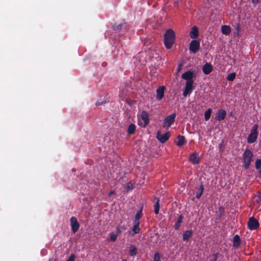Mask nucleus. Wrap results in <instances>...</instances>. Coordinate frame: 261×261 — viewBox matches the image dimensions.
<instances>
[{"instance_id":"1","label":"nucleus","mask_w":261,"mask_h":261,"mask_svg":"<svg viewBox=\"0 0 261 261\" xmlns=\"http://www.w3.org/2000/svg\"><path fill=\"white\" fill-rule=\"evenodd\" d=\"M164 45L167 49H170L173 46L175 40V34L174 31L169 29L164 34Z\"/></svg>"},{"instance_id":"2","label":"nucleus","mask_w":261,"mask_h":261,"mask_svg":"<svg viewBox=\"0 0 261 261\" xmlns=\"http://www.w3.org/2000/svg\"><path fill=\"white\" fill-rule=\"evenodd\" d=\"M253 153L248 149H246L242 154L243 167L244 169H247L249 168L251 162L253 161Z\"/></svg>"},{"instance_id":"3","label":"nucleus","mask_w":261,"mask_h":261,"mask_svg":"<svg viewBox=\"0 0 261 261\" xmlns=\"http://www.w3.org/2000/svg\"><path fill=\"white\" fill-rule=\"evenodd\" d=\"M258 125L257 124H254L251 129V132L247 137V142L248 143H253L256 141L258 132L257 129Z\"/></svg>"},{"instance_id":"4","label":"nucleus","mask_w":261,"mask_h":261,"mask_svg":"<svg viewBox=\"0 0 261 261\" xmlns=\"http://www.w3.org/2000/svg\"><path fill=\"white\" fill-rule=\"evenodd\" d=\"M139 124L143 127L146 126L149 122V115L147 112L143 111L139 117Z\"/></svg>"},{"instance_id":"5","label":"nucleus","mask_w":261,"mask_h":261,"mask_svg":"<svg viewBox=\"0 0 261 261\" xmlns=\"http://www.w3.org/2000/svg\"><path fill=\"white\" fill-rule=\"evenodd\" d=\"M176 117V114L173 113L165 117L163 123V127L166 129H168L171 124L174 122Z\"/></svg>"},{"instance_id":"6","label":"nucleus","mask_w":261,"mask_h":261,"mask_svg":"<svg viewBox=\"0 0 261 261\" xmlns=\"http://www.w3.org/2000/svg\"><path fill=\"white\" fill-rule=\"evenodd\" d=\"M259 226V223L258 220L253 217L249 218L247 227L249 230H256Z\"/></svg>"},{"instance_id":"7","label":"nucleus","mask_w":261,"mask_h":261,"mask_svg":"<svg viewBox=\"0 0 261 261\" xmlns=\"http://www.w3.org/2000/svg\"><path fill=\"white\" fill-rule=\"evenodd\" d=\"M194 77V73L191 70H188L186 72H185L181 75V77L182 79L186 80V84L188 83H190L191 85H193L194 81L193 78Z\"/></svg>"},{"instance_id":"8","label":"nucleus","mask_w":261,"mask_h":261,"mask_svg":"<svg viewBox=\"0 0 261 261\" xmlns=\"http://www.w3.org/2000/svg\"><path fill=\"white\" fill-rule=\"evenodd\" d=\"M200 49V42L197 40H192L189 45V50L193 53H196Z\"/></svg>"},{"instance_id":"9","label":"nucleus","mask_w":261,"mask_h":261,"mask_svg":"<svg viewBox=\"0 0 261 261\" xmlns=\"http://www.w3.org/2000/svg\"><path fill=\"white\" fill-rule=\"evenodd\" d=\"M170 136L169 132H167L163 135L160 132H158L156 134V138L161 143H164L169 139Z\"/></svg>"},{"instance_id":"10","label":"nucleus","mask_w":261,"mask_h":261,"mask_svg":"<svg viewBox=\"0 0 261 261\" xmlns=\"http://www.w3.org/2000/svg\"><path fill=\"white\" fill-rule=\"evenodd\" d=\"M70 221L72 231L74 233L78 230L80 227V224L76 218L74 217H71Z\"/></svg>"},{"instance_id":"11","label":"nucleus","mask_w":261,"mask_h":261,"mask_svg":"<svg viewBox=\"0 0 261 261\" xmlns=\"http://www.w3.org/2000/svg\"><path fill=\"white\" fill-rule=\"evenodd\" d=\"M165 90V87L164 86H160L156 89V99L157 100H161L163 98L164 95Z\"/></svg>"},{"instance_id":"12","label":"nucleus","mask_w":261,"mask_h":261,"mask_svg":"<svg viewBox=\"0 0 261 261\" xmlns=\"http://www.w3.org/2000/svg\"><path fill=\"white\" fill-rule=\"evenodd\" d=\"M194 87L193 85H191L190 83H188L186 84L185 89L183 92V96L186 97L188 94H190L193 89Z\"/></svg>"},{"instance_id":"13","label":"nucleus","mask_w":261,"mask_h":261,"mask_svg":"<svg viewBox=\"0 0 261 261\" xmlns=\"http://www.w3.org/2000/svg\"><path fill=\"white\" fill-rule=\"evenodd\" d=\"M226 115V112L224 110H219L216 114V119L219 121H222L225 118Z\"/></svg>"},{"instance_id":"14","label":"nucleus","mask_w":261,"mask_h":261,"mask_svg":"<svg viewBox=\"0 0 261 261\" xmlns=\"http://www.w3.org/2000/svg\"><path fill=\"white\" fill-rule=\"evenodd\" d=\"M199 32L198 29L196 26H194L192 28L191 31L190 32V36L192 39L195 40L198 36Z\"/></svg>"},{"instance_id":"15","label":"nucleus","mask_w":261,"mask_h":261,"mask_svg":"<svg viewBox=\"0 0 261 261\" xmlns=\"http://www.w3.org/2000/svg\"><path fill=\"white\" fill-rule=\"evenodd\" d=\"M189 160L194 164H198L200 162V158L196 152L193 153L190 156Z\"/></svg>"},{"instance_id":"16","label":"nucleus","mask_w":261,"mask_h":261,"mask_svg":"<svg viewBox=\"0 0 261 261\" xmlns=\"http://www.w3.org/2000/svg\"><path fill=\"white\" fill-rule=\"evenodd\" d=\"M213 70V67L210 63H206L202 67V71L205 74H208Z\"/></svg>"},{"instance_id":"17","label":"nucleus","mask_w":261,"mask_h":261,"mask_svg":"<svg viewBox=\"0 0 261 261\" xmlns=\"http://www.w3.org/2000/svg\"><path fill=\"white\" fill-rule=\"evenodd\" d=\"M193 234L192 230H188L184 232L182 234V240L184 241H188L191 238Z\"/></svg>"},{"instance_id":"18","label":"nucleus","mask_w":261,"mask_h":261,"mask_svg":"<svg viewBox=\"0 0 261 261\" xmlns=\"http://www.w3.org/2000/svg\"><path fill=\"white\" fill-rule=\"evenodd\" d=\"M233 247L238 248L241 244V239L239 235L236 234L233 238Z\"/></svg>"},{"instance_id":"19","label":"nucleus","mask_w":261,"mask_h":261,"mask_svg":"<svg viewBox=\"0 0 261 261\" xmlns=\"http://www.w3.org/2000/svg\"><path fill=\"white\" fill-rule=\"evenodd\" d=\"M221 32L223 34L228 35L231 32V28L229 25H223L221 27Z\"/></svg>"},{"instance_id":"20","label":"nucleus","mask_w":261,"mask_h":261,"mask_svg":"<svg viewBox=\"0 0 261 261\" xmlns=\"http://www.w3.org/2000/svg\"><path fill=\"white\" fill-rule=\"evenodd\" d=\"M143 207H142L139 211H138L135 215L134 223H140V219H141L142 215Z\"/></svg>"},{"instance_id":"21","label":"nucleus","mask_w":261,"mask_h":261,"mask_svg":"<svg viewBox=\"0 0 261 261\" xmlns=\"http://www.w3.org/2000/svg\"><path fill=\"white\" fill-rule=\"evenodd\" d=\"M186 143L185 138L184 136L179 135L177 137V141L176 145L178 146H181Z\"/></svg>"},{"instance_id":"22","label":"nucleus","mask_w":261,"mask_h":261,"mask_svg":"<svg viewBox=\"0 0 261 261\" xmlns=\"http://www.w3.org/2000/svg\"><path fill=\"white\" fill-rule=\"evenodd\" d=\"M183 218L184 217L182 215H180L178 216V219L174 225V228L175 230H178L179 229L180 224L182 221Z\"/></svg>"},{"instance_id":"23","label":"nucleus","mask_w":261,"mask_h":261,"mask_svg":"<svg viewBox=\"0 0 261 261\" xmlns=\"http://www.w3.org/2000/svg\"><path fill=\"white\" fill-rule=\"evenodd\" d=\"M139 223H134V225L133 226L132 228V230L133 231V233L132 234V236H134L135 234L139 233L140 231V228L139 227Z\"/></svg>"},{"instance_id":"24","label":"nucleus","mask_w":261,"mask_h":261,"mask_svg":"<svg viewBox=\"0 0 261 261\" xmlns=\"http://www.w3.org/2000/svg\"><path fill=\"white\" fill-rule=\"evenodd\" d=\"M137 254V248L133 245H130L129 248V254L131 256H134Z\"/></svg>"},{"instance_id":"25","label":"nucleus","mask_w":261,"mask_h":261,"mask_svg":"<svg viewBox=\"0 0 261 261\" xmlns=\"http://www.w3.org/2000/svg\"><path fill=\"white\" fill-rule=\"evenodd\" d=\"M136 126L135 124L131 123L129 125L127 132L129 135H133L135 133L136 130Z\"/></svg>"},{"instance_id":"26","label":"nucleus","mask_w":261,"mask_h":261,"mask_svg":"<svg viewBox=\"0 0 261 261\" xmlns=\"http://www.w3.org/2000/svg\"><path fill=\"white\" fill-rule=\"evenodd\" d=\"M204 190V186L202 184H200L199 186V188L198 189L197 191H196V197L197 199L200 198L201 196L202 195L203 192Z\"/></svg>"},{"instance_id":"27","label":"nucleus","mask_w":261,"mask_h":261,"mask_svg":"<svg viewBox=\"0 0 261 261\" xmlns=\"http://www.w3.org/2000/svg\"><path fill=\"white\" fill-rule=\"evenodd\" d=\"M154 211L155 215L159 214L160 210V199L159 198H157L156 201H155L154 205Z\"/></svg>"},{"instance_id":"28","label":"nucleus","mask_w":261,"mask_h":261,"mask_svg":"<svg viewBox=\"0 0 261 261\" xmlns=\"http://www.w3.org/2000/svg\"><path fill=\"white\" fill-rule=\"evenodd\" d=\"M212 110L211 109L208 108L204 113V119L206 121H208L211 117Z\"/></svg>"},{"instance_id":"29","label":"nucleus","mask_w":261,"mask_h":261,"mask_svg":"<svg viewBox=\"0 0 261 261\" xmlns=\"http://www.w3.org/2000/svg\"><path fill=\"white\" fill-rule=\"evenodd\" d=\"M236 76V72H232L228 74L226 77V79L228 81H233L234 80Z\"/></svg>"},{"instance_id":"30","label":"nucleus","mask_w":261,"mask_h":261,"mask_svg":"<svg viewBox=\"0 0 261 261\" xmlns=\"http://www.w3.org/2000/svg\"><path fill=\"white\" fill-rule=\"evenodd\" d=\"M125 227L124 226V225H122V226H121V225H119L118 226H117L116 227V233L117 234H119V233H121V232L123 231V230H125Z\"/></svg>"},{"instance_id":"31","label":"nucleus","mask_w":261,"mask_h":261,"mask_svg":"<svg viewBox=\"0 0 261 261\" xmlns=\"http://www.w3.org/2000/svg\"><path fill=\"white\" fill-rule=\"evenodd\" d=\"M255 168L256 169H259L261 168V159H257L255 161Z\"/></svg>"},{"instance_id":"32","label":"nucleus","mask_w":261,"mask_h":261,"mask_svg":"<svg viewBox=\"0 0 261 261\" xmlns=\"http://www.w3.org/2000/svg\"><path fill=\"white\" fill-rule=\"evenodd\" d=\"M122 25L120 23H114L113 25V29L114 30H119L121 29Z\"/></svg>"},{"instance_id":"33","label":"nucleus","mask_w":261,"mask_h":261,"mask_svg":"<svg viewBox=\"0 0 261 261\" xmlns=\"http://www.w3.org/2000/svg\"><path fill=\"white\" fill-rule=\"evenodd\" d=\"M224 213V208L222 206H220L219 207L218 213L219 214V218H221V216L223 215Z\"/></svg>"},{"instance_id":"34","label":"nucleus","mask_w":261,"mask_h":261,"mask_svg":"<svg viewBox=\"0 0 261 261\" xmlns=\"http://www.w3.org/2000/svg\"><path fill=\"white\" fill-rule=\"evenodd\" d=\"M153 261H161L160 255L158 252L155 253L153 257Z\"/></svg>"},{"instance_id":"35","label":"nucleus","mask_w":261,"mask_h":261,"mask_svg":"<svg viewBox=\"0 0 261 261\" xmlns=\"http://www.w3.org/2000/svg\"><path fill=\"white\" fill-rule=\"evenodd\" d=\"M117 238V234L114 233H111L110 234V239L112 241H115Z\"/></svg>"},{"instance_id":"36","label":"nucleus","mask_w":261,"mask_h":261,"mask_svg":"<svg viewBox=\"0 0 261 261\" xmlns=\"http://www.w3.org/2000/svg\"><path fill=\"white\" fill-rule=\"evenodd\" d=\"M75 256L74 254H71L66 261H75Z\"/></svg>"},{"instance_id":"37","label":"nucleus","mask_w":261,"mask_h":261,"mask_svg":"<svg viewBox=\"0 0 261 261\" xmlns=\"http://www.w3.org/2000/svg\"><path fill=\"white\" fill-rule=\"evenodd\" d=\"M218 258L217 253H214L212 255V258L211 259V261H217Z\"/></svg>"},{"instance_id":"38","label":"nucleus","mask_w":261,"mask_h":261,"mask_svg":"<svg viewBox=\"0 0 261 261\" xmlns=\"http://www.w3.org/2000/svg\"><path fill=\"white\" fill-rule=\"evenodd\" d=\"M256 201L258 203L261 202V194H259L258 195H257Z\"/></svg>"},{"instance_id":"39","label":"nucleus","mask_w":261,"mask_h":261,"mask_svg":"<svg viewBox=\"0 0 261 261\" xmlns=\"http://www.w3.org/2000/svg\"><path fill=\"white\" fill-rule=\"evenodd\" d=\"M126 188L127 190L132 189L133 188V185L132 184H130V182H128L127 184Z\"/></svg>"},{"instance_id":"40","label":"nucleus","mask_w":261,"mask_h":261,"mask_svg":"<svg viewBox=\"0 0 261 261\" xmlns=\"http://www.w3.org/2000/svg\"><path fill=\"white\" fill-rule=\"evenodd\" d=\"M223 143H224L223 141H221V142L219 144V148L220 151H221L222 149V147L223 146Z\"/></svg>"},{"instance_id":"41","label":"nucleus","mask_w":261,"mask_h":261,"mask_svg":"<svg viewBox=\"0 0 261 261\" xmlns=\"http://www.w3.org/2000/svg\"><path fill=\"white\" fill-rule=\"evenodd\" d=\"M259 0H251V2L254 4H256L259 2Z\"/></svg>"},{"instance_id":"42","label":"nucleus","mask_w":261,"mask_h":261,"mask_svg":"<svg viewBox=\"0 0 261 261\" xmlns=\"http://www.w3.org/2000/svg\"><path fill=\"white\" fill-rule=\"evenodd\" d=\"M115 193V191H111L110 192H109V195H113Z\"/></svg>"},{"instance_id":"43","label":"nucleus","mask_w":261,"mask_h":261,"mask_svg":"<svg viewBox=\"0 0 261 261\" xmlns=\"http://www.w3.org/2000/svg\"><path fill=\"white\" fill-rule=\"evenodd\" d=\"M96 106H99V105H101V103H99V102H97V103H96Z\"/></svg>"},{"instance_id":"44","label":"nucleus","mask_w":261,"mask_h":261,"mask_svg":"<svg viewBox=\"0 0 261 261\" xmlns=\"http://www.w3.org/2000/svg\"><path fill=\"white\" fill-rule=\"evenodd\" d=\"M102 66H104L105 65V63H103L102 64Z\"/></svg>"},{"instance_id":"45","label":"nucleus","mask_w":261,"mask_h":261,"mask_svg":"<svg viewBox=\"0 0 261 261\" xmlns=\"http://www.w3.org/2000/svg\"><path fill=\"white\" fill-rule=\"evenodd\" d=\"M122 261H127L126 259H123Z\"/></svg>"}]
</instances>
